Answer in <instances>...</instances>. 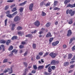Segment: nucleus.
<instances>
[{"mask_svg": "<svg viewBox=\"0 0 75 75\" xmlns=\"http://www.w3.org/2000/svg\"><path fill=\"white\" fill-rule=\"evenodd\" d=\"M75 11H72V10L67 9L66 11V14H68L69 13L70 14L71 16H72L75 14Z\"/></svg>", "mask_w": 75, "mask_h": 75, "instance_id": "f257e3e1", "label": "nucleus"}, {"mask_svg": "<svg viewBox=\"0 0 75 75\" xmlns=\"http://www.w3.org/2000/svg\"><path fill=\"white\" fill-rule=\"evenodd\" d=\"M58 64H59V61L54 60H52L51 62V64L53 65H57Z\"/></svg>", "mask_w": 75, "mask_h": 75, "instance_id": "f03ea898", "label": "nucleus"}, {"mask_svg": "<svg viewBox=\"0 0 75 75\" xmlns=\"http://www.w3.org/2000/svg\"><path fill=\"white\" fill-rule=\"evenodd\" d=\"M11 69H8V70H6L4 71V73H6V72H9V74H10L13 73V70H12V67H11Z\"/></svg>", "mask_w": 75, "mask_h": 75, "instance_id": "7ed1b4c3", "label": "nucleus"}, {"mask_svg": "<svg viewBox=\"0 0 75 75\" xmlns=\"http://www.w3.org/2000/svg\"><path fill=\"white\" fill-rule=\"evenodd\" d=\"M49 55L53 58H55L56 55H57V54L54 52H51L49 54Z\"/></svg>", "mask_w": 75, "mask_h": 75, "instance_id": "20e7f679", "label": "nucleus"}, {"mask_svg": "<svg viewBox=\"0 0 75 75\" xmlns=\"http://www.w3.org/2000/svg\"><path fill=\"white\" fill-rule=\"evenodd\" d=\"M40 7L42 8L44 7H45L46 4L45 3H44V2L42 1L40 3Z\"/></svg>", "mask_w": 75, "mask_h": 75, "instance_id": "39448f33", "label": "nucleus"}, {"mask_svg": "<svg viewBox=\"0 0 75 75\" xmlns=\"http://www.w3.org/2000/svg\"><path fill=\"white\" fill-rule=\"evenodd\" d=\"M20 20V18L19 16H16L14 19V21L17 22L18 21H19Z\"/></svg>", "mask_w": 75, "mask_h": 75, "instance_id": "423d86ee", "label": "nucleus"}, {"mask_svg": "<svg viewBox=\"0 0 75 75\" xmlns=\"http://www.w3.org/2000/svg\"><path fill=\"white\" fill-rule=\"evenodd\" d=\"M34 6V4H31L29 6V8L30 11H33V6Z\"/></svg>", "mask_w": 75, "mask_h": 75, "instance_id": "0eeeda50", "label": "nucleus"}, {"mask_svg": "<svg viewBox=\"0 0 75 75\" xmlns=\"http://www.w3.org/2000/svg\"><path fill=\"white\" fill-rule=\"evenodd\" d=\"M34 24L36 27H38L40 25V23L39 21H37L34 23Z\"/></svg>", "mask_w": 75, "mask_h": 75, "instance_id": "6e6552de", "label": "nucleus"}, {"mask_svg": "<svg viewBox=\"0 0 75 75\" xmlns=\"http://www.w3.org/2000/svg\"><path fill=\"white\" fill-rule=\"evenodd\" d=\"M72 34V31L71 30H68V33L67 34V37H69L71 34Z\"/></svg>", "mask_w": 75, "mask_h": 75, "instance_id": "1a4fd4ad", "label": "nucleus"}, {"mask_svg": "<svg viewBox=\"0 0 75 75\" xmlns=\"http://www.w3.org/2000/svg\"><path fill=\"white\" fill-rule=\"evenodd\" d=\"M27 2V1H25L24 2L20 3L19 5V6H23L25 5V4H26Z\"/></svg>", "mask_w": 75, "mask_h": 75, "instance_id": "9d476101", "label": "nucleus"}, {"mask_svg": "<svg viewBox=\"0 0 75 75\" xmlns=\"http://www.w3.org/2000/svg\"><path fill=\"white\" fill-rule=\"evenodd\" d=\"M59 44V41H57L56 42H53L52 43V45L53 46H56V45H58Z\"/></svg>", "mask_w": 75, "mask_h": 75, "instance_id": "9b49d317", "label": "nucleus"}, {"mask_svg": "<svg viewBox=\"0 0 75 75\" xmlns=\"http://www.w3.org/2000/svg\"><path fill=\"white\" fill-rule=\"evenodd\" d=\"M44 66L42 65V66H39L38 67V70H41L42 69H43L44 68Z\"/></svg>", "mask_w": 75, "mask_h": 75, "instance_id": "f8f14e48", "label": "nucleus"}, {"mask_svg": "<svg viewBox=\"0 0 75 75\" xmlns=\"http://www.w3.org/2000/svg\"><path fill=\"white\" fill-rule=\"evenodd\" d=\"M46 37H52V35L51 34V33L50 32L48 33L46 35Z\"/></svg>", "mask_w": 75, "mask_h": 75, "instance_id": "ddd939ff", "label": "nucleus"}, {"mask_svg": "<svg viewBox=\"0 0 75 75\" xmlns=\"http://www.w3.org/2000/svg\"><path fill=\"white\" fill-rule=\"evenodd\" d=\"M6 16L9 18H12L13 16V14H8L6 15Z\"/></svg>", "mask_w": 75, "mask_h": 75, "instance_id": "4468645a", "label": "nucleus"}, {"mask_svg": "<svg viewBox=\"0 0 75 75\" xmlns=\"http://www.w3.org/2000/svg\"><path fill=\"white\" fill-rule=\"evenodd\" d=\"M53 40H54L53 38H51L49 39V41L50 42L49 43V44H51V42H52V41Z\"/></svg>", "mask_w": 75, "mask_h": 75, "instance_id": "2eb2a0df", "label": "nucleus"}, {"mask_svg": "<svg viewBox=\"0 0 75 75\" xmlns=\"http://www.w3.org/2000/svg\"><path fill=\"white\" fill-rule=\"evenodd\" d=\"M71 1V0H66L65 1L64 3L65 4H67V3H69Z\"/></svg>", "mask_w": 75, "mask_h": 75, "instance_id": "dca6fc26", "label": "nucleus"}, {"mask_svg": "<svg viewBox=\"0 0 75 75\" xmlns=\"http://www.w3.org/2000/svg\"><path fill=\"white\" fill-rule=\"evenodd\" d=\"M67 7H71V8H73V5H71L70 4H69L68 5H67Z\"/></svg>", "mask_w": 75, "mask_h": 75, "instance_id": "f3484780", "label": "nucleus"}, {"mask_svg": "<svg viewBox=\"0 0 75 75\" xmlns=\"http://www.w3.org/2000/svg\"><path fill=\"white\" fill-rule=\"evenodd\" d=\"M18 34L19 35H22L24 34V32H22L21 31H19L18 32Z\"/></svg>", "mask_w": 75, "mask_h": 75, "instance_id": "a211bd4d", "label": "nucleus"}, {"mask_svg": "<svg viewBox=\"0 0 75 75\" xmlns=\"http://www.w3.org/2000/svg\"><path fill=\"white\" fill-rule=\"evenodd\" d=\"M72 57V54H68V59H71Z\"/></svg>", "mask_w": 75, "mask_h": 75, "instance_id": "6ab92c4d", "label": "nucleus"}, {"mask_svg": "<svg viewBox=\"0 0 75 75\" xmlns=\"http://www.w3.org/2000/svg\"><path fill=\"white\" fill-rule=\"evenodd\" d=\"M17 29L18 30H23V28L21 26H18Z\"/></svg>", "mask_w": 75, "mask_h": 75, "instance_id": "aec40b11", "label": "nucleus"}, {"mask_svg": "<svg viewBox=\"0 0 75 75\" xmlns=\"http://www.w3.org/2000/svg\"><path fill=\"white\" fill-rule=\"evenodd\" d=\"M6 42V40H0V43L1 44H4Z\"/></svg>", "mask_w": 75, "mask_h": 75, "instance_id": "412c9836", "label": "nucleus"}, {"mask_svg": "<svg viewBox=\"0 0 75 75\" xmlns=\"http://www.w3.org/2000/svg\"><path fill=\"white\" fill-rule=\"evenodd\" d=\"M23 9L24 8H23L20 7V8L19 9V11H20L21 12H23Z\"/></svg>", "mask_w": 75, "mask_h": 75, "instance_id": "4be33fe9", "label": "nucleus"}, {"mask_svg": "<svg viewBox=\"0 0 75 75\" xmlns=\"http://www.w3.org/2000/svg\"><path fill=\"white\" fill-rule=\"evenodd\" d=\"M13 49V46H10L8 49V50L9 51H11V50H12Z\"/></svg>", "mask_w": 75, "mask_h": 75, "instance_id": "5701e85b", "label": "nucleus"}, {"mask_svg": "<svg viewBox=\"0 0 75 75\" xmlns=\"http://www.w3.org/2000/svg\"><path fill=\"white\" fill-rule=\"evenodd\" d=\"M10 42H11V40H8L7 42H6V45H8V44H9V43H10Z\"/></svg>", "mask_w": 75, "mask_h": 75, "instance_id": "b1692460", "label": "nucleus"}, {"mask_svg": "<svg viewBox=\"0 0 75 75\" xmlns=\"http://www.w3.org/2000/svg\"><path fill=\"white\" fill-rule=\"evenodd\" d=\"M52 70L51 69V67H50L48 68V72H51Z\"/></svg>", "mask_w": 75, "mask_h": 75, "instance_id": "393cba45", "label": "nucleus"}, {"mask_svg": "<svg viewBox=\"0 0 75 75\" xmlns=\"http://www.w3.org/2000/svg\"><path fill=\"white\" fill-rule=\"evenodd\" d=\"M8 21V19H6L4 21L5 23V26H6L7 25V21Z\"/></svg>", "mask_w": 75, "mask_h": 75, "instance_id": "a878e982", "label": "nucleus"}, {"mask_svg": "<svg viewBox=\"0 0 75 75\" xmlns=\"http://www.w3.org/2000/svg\"><path fill=\"white\" fill-rule=\"evenodd\" d=\"M17 13H18V11H16L15 12H14L12 14V15H13V16L14 17L15 16H16V15H17Z\"/></svg>", "mask_w": 75, "mask_h": 75, "instance_id": "bb28decb", "label": "nucleus"}, {"mask_svg": "<svg viewBox=\"0 0 75 75\" xmlns=\"http://www.w3.org/2000/svg\"><path fill=\"white\" fill-rule=\"evenodd\" d=\"M32 47L34 49L36 48V45L35 43H33L32 45Z\"/></svg>", "mask_w": 75, "mask_h": 75, "instance_id": "cd10ccee", "label": "nucleus"}, {"mask_svg": "<svg viewBox=\"0 0 75 75\" xmlns=\"http://www.w3.org/2000/svg\"><path fill=\"white\" fill-rule=\"evenodd\" d=\"M68 65H69V63L68 62H65L64 64V65L65 67H67V66H68Z\"/></svg>", "mask_w": 75, "mask_h": 75, "instance_id": "c85d7f7f", "label": "nucleus"}, {"mask_svg": "<svg viewBox=\"0 0 75 75\" xmlns=\"http://www.w3.org/2000/svg\"><path fill=\"white\" fill-rule=\"evenodd\" d=\"M1 46V47H2L3 51H5V48L4 47V45H2Z\"/></svg>", "mask_w": 75, "mask_h": 75, "instance_id": "c756f323", "label": "nucleus"}, {"mask_svg": "<svg viewBox=\"0 0 75 75\" xmlns=\"http://www.w3.org/2000/svg\"><path fill=\"white\" fill-rule=\"evenodd\" d=\"M16 11H17V8H13V10H12V12H14Z\"/></svg>", "mask_w": 75, "mask_h": 75, "instance_id": "7c9ffc66", "label": "nucleus"}, {"mask_svg": "<svg viewBox=\"0 0 75 75\" xmlns=\"http://www.w3.org/2000/svg\"><path fill=\"white\" fill-rule=\"evenodd\" d=\"M44 74L45 75H50L51 74H50L46 71H45L44 72Z\"/></svg>", "mask_w": 75, "mask_h": 75, "instance_id": "2f4dec72", "label": "nucleus"}, {"mask_svg": "<svg viewBox=\"0 0 75 75\" xmlns=\"http://www.w3.org/2000/svg\"><path fill=\"white\" fill-rule=\"evenodd\" d=\"M46 27H49L50 25V23H47L46 25Z\"/></svg>", "mask_w": 75, "mask_h": 75, "instance_id": "473e14b6", "label": "nucleus"}, {"mask_svg": "<svg viewBox=\"0 0 75 75\" xmlns=\"http://www.w3.org/2000/svg\"><path fill=\"white\" fill-rule=\"evenodd\" d=\"M46 15V13L44 11H42V16H45Z\"/></svg>", "mask_w": 75, "mask_h": 75, "instance_id": "72a5a7b5", "label": "nucleus"}, {"mask_svg": "<svg viewBox=\"0 0 75 75\" xmlns=\"http://www.w3.org/2000/svg\"><path fill=\"white\" fill-rule=\"evenodd\" d=\"M14 0H9L7 1V2L8 3H12V2H14Z\"/></svg>", "mask_w": 75, "mask_h": 75, "instance_id": "f704fd0d", "label": "nucleus"}, {"mask_svg": "<svg viewBox=\"0 0 75 75\" xmlns=\"http://www.w3.org/2000/svg\"><path fill=\"white\" fill-rule=\"evenodd\" d=\"M23 64L24 65H25V67H27L28 64L26 62H24L23 63Z\"/></svg>", "mask_w": 75, "mask_h": 75, "instance_id": "c9c22d12", "label": "nucleus"}, {"mask_svg": "<svg viewBox=\"0 0 75 75\" xmlns=\"http://www.w3.org/2000/svg\"><path fill=\"white\" fill-rule=\"evenodd\" d=\"M8 61V59H4L3 61V63H6V62H7Z\"/></svg>", "mask_w": 75, "mask_h": 75, "instance_id": "e433bc0d", "label": "nucleus"}, {"mask_svg": "<svg viewBox=\"0 0 75 75\" xmlns=\"http://www.w3.org/2000/svg\"><path fill=\"white\" fill-rule=\"evenodd\" d=\"M75 64H72L70 66V68H74L75 67Z\"/></svg>", "mask_w": 75, "mask_h": 75, "instance_id": "4c0bfd02", "label": "nucleus"}, {"mask_svg": "<svg viewBox=\"0 0 75 75\" xmlns=\"http://www.w3.org/2000/svg\"><path fill=\"white\" fill-rule=\"evenodd\" d=\"M32 35L31 34H29L28 35H25V37H31V36Z\"/></svg>", "mask_w": 75, "mask_h": 75, "instance_id": "58836bf2", "label": "nucleus"}, {"mask_svg": "<svg viewBox=\"0 0 75 75\" xmlns=\"http://www.w3.org/2000/svg\"><path fill=\"white\" fill-rule=\"evenodd\" d=\"M33 68L34 69H37V66L36 65H34Z\"/></svg>", "mask_w": 75, "mask_h": 75, "instance_id": "ea45409f", "label": "nucleus"}, {"mask_svg": "<svg viewBox=\"0 0 75 75\" xmlns=\"http://www.w3.org/2000/svg\"><path fill=\"white\" fill-rule=\"evenodd\" d=\"M22 44H23L24 45V44H27V42L25 41H23L21 42Z\"/></svg>", "mask_w": 75, "mask_h": 75, "instance_id": "a19ab883", "label": "nucleus"}, {"mask_svg": "<svg viewBox=\"0 0 75 75\" xmlns=\"http://www.w3.org/2000/svg\"><path fill=\"white\" fill-rule=\"evenodd\" d=\"M24 47V46H23L22 45H20L19 46V48L20 49H22V48H23Z\"/></svg>", "mask_w": 75, "mask_h": 75, "instance_id": "79ce46f5", "label": "nucleus"}, {"mask_svg": "<svg viewBox=\"0 0 75 75\" xmlns=\"http://www.w3.org/2000/svg\"><path fill=\"white\" fill-rule=\"evenodd\" d=\"M49 54V52H47L45 53V54L44 55V57H45V56H47V55H48Z\"/></svg>", "mask_w": 75, "mask_h": 75, "instance_id": "37998d69", "label": "nucleus"}, {"mask_svg": "<svg viewBox=\"0 0 75 75\" xmlns=\"http://www.w3.org/2000/svg\"><path fill=\"white\" fill-rule=\"evenodd\" d=\"M36 59H40V56L38 55L36 57Z\"/></svg>", "mask_w": 75, "mask_h": 75, "instance_id": "c03bdc74", "label": "nucleus"}, {"mask_svg": "<svg viewBox=\"0 0 75 75\" xmlns=\"http://www.w3.org/2000/svg\"><path fill=\"white\" fill-rule=\"evenodd\" d=\"M45 6L46 7H48V6H50V3H47L46 4H45Z\"/></svg>", "mask_w": 75, "mask_h": 75, "instance_id": "a18cd8bd", "label": "nucleus"}, {"mask_svg": "<svg viewBox=\"0 0 75 75\" xmlns=\"http://www.w3.org/2000/svg\"><path fill=\"white\" fill-rule=\"evenodd\" d=\"M8 6H6L5 7L4 10H7L8 9Z\"/></svg>", "mask_w": 75, "mask_h": 75, "instance_id": "49530a36", "label": "nucleus"}, {"mask_svg": "<svg viewBox=\"0 0 75 75\" xmlns=\"http://www.w3.org/2000/svg\"><path fill=\"white\" fill-rule=\"evenodd\" d=\"M43 54V52H40L39 53V55L41 56V55H42Z\"/></svg>", "mask_w": 75, "mask_h": 75, "instance_id": "de8ad7c7", "label": "nucleus"}, {"mask_svg": "<svg viewBox=\"0 0 75 75\" xmlns=\"http://www.w3.org/2000/svg\"><path fill=\"white\" fill-rule=\"evenodd\" d=\"M51 68L53 70H54L55 69V66H52L51 67Z\"/></svg>", "mask_w": 75, "mask_h": 75, "instance_id": "09e8293b", "label": "nucleus"}, {"mask_svg": "<svg viewBox=\"0 0 75 75\" xmlns=\"http://www.w3.org/2000/svg\"><path fill=\"white\" fill-rule=\"evenodd\" d=\"M69 24H72V20H70L69 22Z\"/></svg>", "mask_w": 75, "mask_h": 75, "instance_id": "8fccbe9b", "label": "nucleus"}, {"mask_svg": "<svg viewBox=\"0 0 75 75\" xmlns=\"http://www.w3.org/2000/svg\"><path fill=\"white\" fill-rule=\"evenodd\" d=\"M57 3V1H54V6H56Z\"/></svg>", "mask_w": 75, "mask_h": 75, "instance_id": "3c124183", "label": "nucleus"}, {"mask_svg": "<svg viewBox=\"0 0 75 75\" xmlns=\"http://www.w3.org/2000/svg\"><path fill=\"white\" fill-rule=\"evenodd\" d=\"M72 50L73 51H74L75 50V45L72 48Z\"/></svg>", "mask_w": 75, "mask_h": 75, "instance_id": "603ef678", "label": "nucleus"}, {"mask_svg": "<svg viewBox=\"0 0 75 75\" xmlns=\"http://www.w3.org/2000/svg\"><path fill=\"white\" fill-rule=\"evenodd\" d=\"M72 41H73V39H71L70 40L69 43H70V44H71V43H72Z\"/></svg>", "mask_w": 75, "mask_h": 75, "instance_id": "864d4df0", "label": "nucleus"}, {"mask_svg": "<svg viewBox=\"0 0 75 75\" xmlns=\"http://www.w3.org/2000/svg\"><path fill=\"white\" fill-rule=\"evenodd\" d=\"M63 48H67V45H64L63 46Z\"/></svg>", "mask_w": 75, "mask_h": 75, "instance_id": "5fc2aeb1", "label": "nucleus"}, {"mask_svg": "<svg viewBox=\"0 0 75 75\" xmlns=\"http://www.w3.org/2000/svg\"><path fill=\"white\" fill-rule=\"evenodd\" d=\"M13 53L12 52H11V53L9 54V55L10 57H11V56H13Z\"/></svg>", "mask_w": 75, "mask_h": 75, "instance_id": "6e6d98bb", "label": "nucleus"}, {"mask_svg": "<svg viewBox=\"0 0 75 75\" xmlns=\"http://www.w3.org/2000/svg\"><path fill=\"white\" fill-rule=\"evenodd\" d=\"M28 69L27 68H26V69H25L24 70V71L25 72H28Z\"/></svg>", "mask_w": 75, "mask_h": 75, "instance_id": "4d7b16f0", "label": "nucleus"}, {"mask_svg": "<svg viewBox=\"0 0 75 75\" xmlns=\"http://www.w3.org/2000/svg\"><path fill=\"white\" fill-rule=\"evenodd\" d=\"M10 11H7L6 13V14H9V13H10Z\"/></svg>", "mask_w": 75, "mask_h": 75, "instance_id": "13d9d810", "label": "nucleus"}, {"mask_svg": "<svg viewBox=\"0 0 75 75\" xmlns=\"http://www.w3.org/2000/svg\"><path fill=\"white\" fill-rule=\"evenodd\" d=\"M50 64H49L47 65L46 66H45V68H48V67H49V66H50Z\"/></svg>", "mask_w": 75, "mask_h": 75, "instance_id": "bf43d9fd", "label": "nucleus"}, {"mask_svg": "<svg viewBox=\"0 0 75 75\" xmlns=\"http://www.w3.org/2000/svg\"><path fill=\"white\" fill-rule=\"evenodd\" d=\"M16 6L15 4H13V5H11V8H12V7H14V6Z\"/></svg>", "mask_w": 75, "mask_h": 75, "instance_id": "052dcab7", "label": "nucleus"}, {"mask_svg": "<svg viewBox=\"0 0 75 75\" xmlns=\"http://www.w3.org/2000/svg\"><path fill=\"white\" fill-rule=\"evenodd\" d=\"M6 67V65H4L3 66H1L0 67V68H4Z\"/></svg>", "mask_w": 75, "mask_h": 75, "instance_id": "680f3d73", "label": "nucleus"}, {"mask_svg": "<svg viewBox=\"0 0 75 75\" xmlns=\"http://www.w3.org/2000/svg\"><path fill=\"white\" fill-rule=\"evenodd\" d=\"M72 72H73V70H71L70 71H69L68 72L69 73H72Z\"/></svg>", "mask_w": 75, "mask_h": 75, "instance_id": "e2e57ef3", "label": "nucleus"}, {"mask_svg": "<svg viewBox=\"0 0 75 75\" xmlns=\"http://www.w3.org/2000/svg\"><path fill=\"white\" fill-rule=\"evenodd\" d=\"M15 24H13L12 25V27H15Z\"/></svg>", "mask_w": 75, "mask_h": 75, "instance_id": "0e129e2a", "label": "nucleus"}, {"mask_svg": "<svg viewBox=\"0 0 75 75\" xmlns=\"http://www.w3.org/2000/svg\"><path fill=\"white\" fill-rule=\"evenodd\" d=\"M58 23V21H56L55 23V25H57Z\"/></svg>", "mask_w": 75, "mask_h": 75, "instance_id": "69168bd1", "label": "nucleus"}, {"mask_svg": "<svg viewBox=\"0 0 75 75\" xmlns=\"http://www.w3.org/2000/svg\"><path fill=\"white\" fill-rule=\"evenodd\" d=\"M27 52H26L24 54V56H26V55L27 54Z\"/></svg>", "mask_w": 75, "mask_h": 75, "instance_id": "338daca9", "label": "nucleus"}, {"mask_svg": "<svg viewBox=\"0 0 75 75\" xmlns=\"http://www.w3.org/2000/svg\"><path fill=\"white\" fill-rule=\"evenodd\" d=\"M32 73H33V74H35V70H33L32 71Z\"/></svg>", "mask_w": 75, "mask_h": 75, "instance_id": "774afa93", "label": "nucleus"}]
</instances>
